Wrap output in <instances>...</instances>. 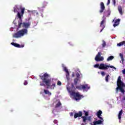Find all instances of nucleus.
Instances as JSON below:
<instances>
[{
    "label": "nucleus",
    "instance_id": "1",
    "mask_svg": "<svg viewBox=\"0 0 125 125\" xmlns=\"http://www.w3.org/2000/svg\"><path fill=\"white\" fill-rule=\"evenodd\" d=\"M25 11V8L21 7L20 5H16L14 7V12L15 13H17V17L18 18V28L17 30L21 27L22 25V17L24 15V12Z\"/></svg>",
    "mask_w": 125,
    "mask_h": 125
},
{
    "label": "nucleus",
    "instance_id": "2",
    "mask_svg": "<svg viewBox=\"0 0 125 125\" xmlns=\"http://www.w3.org/2000/svg\"><path fill=\"white\" fill-rule=\"evenodd\" d=\"M49 77V75L47 73H45L41 78V80L43 81V83L40 82V85L42 86H44L46 84L47 88L49 89H54L56 87V84L53 83L51 84V79L46 80ZM45 83V84L44 83Z\"/></svg>",
    "mask_w": 125,
    "mask_h": 125
},
{
    "label": "nucleus",
    "instance_id": "3",
    "mask_svg": "<svg viewBox=\"0 0 125 125\" xmlns=\"http://www.w3.org/2000/svg\"><path fill=\"white\" fill-rule=\"evenodd\" d=\"M31 25V22H23L22 23V27L23 28H25V29H22L21 30H19L17 33L14 34L13 35V38H16V39H19L20 38H22V37H24V36H26V35H28V28L30 27Z\"/></svg>",
    "mask_w": 125,
    "mask_h": 125
},
{
    "label": "nucleus",
    "instance_id": "4",
    "mask_svg": "<svg viewBox=\"0 0 125 125\" xmlns=\"http://www.w3.org/2000/svg\"><path fill=\"white\" fill-rule=\"evenodd\" d=\"M66 88L68 92L70 94L71 98L74 99L76 101H78V100H81V98H83V96L80 95V93L79 92L76 93L72 91V90L70 88H69V86H68V85L66 86Z\"/></svg>",
    "mask_w": 125,
    "mask_h": 125
},
{
    "label": "nucleus",
    "instance_id": "5",
    "mask_svg": "<svg viewBox=\"0 0 125 125\" xmlns=\"http://www.w3.org/2000/svg\"><path fill=\"white\" fill-rule=\"evenodd\" d=\"M117 87L116 88V92H118V90H120V91L123 94H125V84L121 80V76H119L117 80Z\"/></svg>",
    "mask_w": 125,
    "mask_h": 125
},
{
    "label": "nucleus",
    "instance_id": "6",
    "mask_svg": "<svg viewBox=\"0 0 125 125\" xmlns=\"http://www.w3.org/2000/svg\"><path fill=\"white\" fill-rule=\"evenodd\" d=\"M111 14V11L108 10L106 12H104V16L103 17V21H101L100 24V28L102 29L100 31V33L104 30V28H105V23L106 22V17H109Z\"/></svg>",
    "mask_w": 125,
    "mask_h": 125
},
{
    "label": "nucleus",
    "instance_id": "7",
    "mask_svg": "<svg viewBox=\"0 0 125 125\" xmlns=\"http://www.w3.org/2000/svg\"><path fill=\"white\" fill-rule=\"evenodd\" d=\"M97 116L100 120L94 121L90 124L91 125H103L104 124V119L102 117V111L99 110L97 112Z\"/></svg>",
    "mask_w": 125,
    "mask_h": 125
},
{
    "label": "nucleus",
    "instance_id": "8",
    "mask_svg": "<svg viewBox=\"0 0 125 125\" xmlns=\"http://www.w3.org/2000/svg\"><path fill=\"white\" fill-rule=\"evenodd\" d=\"M100 70H108L109 68H111L112 69H114L115 70H117V68L115 67V66L113 65H107V63H102L100 64V66L99 67Z\"/></svg>",
    "mask_w": 125,
    "mask_h": 125
},
{
    "label": "nucleus",
    "instance_id": "9",
    "mask_svg": "<svg viewBox=\"0 0 125 125\" xmlns=\"http://www.w3.org/2000/svg\"><path fill=\"white\" fill-rule=\"evenodd\" d=\"M83 112L85 116L82 117L83 123L81 124V125H85V122H86V121H91V116H88V111L83 110Z\"/></svg>",
    "mask_w": 125,
    "mask_h": 125
},
{
    "label": "nucleus",
    "instance_id": "10",
    "mask_svg": "<svg viewBox=\"0 0 125 125\" xmlns=\"http://www.w3.org/2000/svg\"><path fill=\"white\" fill-rule=\"evenodd\" d=\"M78 89H83V91H88L90 89V86L88 84H85L84 85H81L80 86L76 87Z\"/></svg>",
    "mask_w": 125,
    "mask_h": 125
},
{
    "label": "nucleus",
    "instance_id": "11",
    "mask_svg": "<svg viewBox=\"0 0 125 125\" xmlns=\"http://www.w3.org/2000/svg\"><path fill=\"white\" fill-rule=\"evenodd\" d=\"M95 60L97 62H100V61H103V60H104V58L103 57H101V52H99L98 53V54L95 58Z\"/></svg>",
    "mask_w": 125,
    "mask_h": 125
},
{
    "label": "nucleus",
    "instance_id": "12",
    "mask_svg": "<svg viewBox=\"0 0 125 125\" xmlns=\"http://www.w3.org/2000/svg\"><path fill=\"white\" fill-rule=\"evenodd\" d=\"M62 67L63 69V70L66 73V77L67 81H69L70 80V78L69 77V76H70V74L69 73V71H68V69H67V67H66L64 64H62Z\"/></svg>",
    "mask_w": 125,
    "mask_h": 125
},
{
    "label": "nucleus",
    "instance_id": "13",
    "mask_svg": "<svg viewBox=\"0 0 125 125\" xmlns=\"http://www.w3.org/2000/svg\"><path fill=\"white\" fill-rule=\"evenodd\" d=\"M121 21V20L117 19L116 20V19H114L113 20V22H114V23L113 24V27L115 28V27H117V26H119L120 25V22Z\"/></svg>",
    "mask_w": 125,
    "mask_h": 125
},
{
    "label": "nucleus",
    "instance_id": "14",
    "mask_svg": "<svg viewBox=\"0 0 125 125\" xmlns=\"http://www.w3.org/2000/svg\"><path fill=\"white\" fill-rule=\"evenodd\" d=\"M76 77L77 78L75 79V80H74V83L75 84H77V83H80V82H81V80H80V74L79 73L76 74Z\"/></svg>",
    "mask_w": 125,
    "mask_h": 125
},
{
    "label": "nucleus",
    "instance_id": "15",
    "mask_svg": "<svg viewBox=\"0 0 125 125\" xmlns=\"http://www.w3.org/2000/svg\"><path fill=\"white\" fill-rule=\"evenodd\" d=\"M28 13L29 14H34L36 15H39V12H38V11H37V10H28L27 11Z\"/></svg>",
    "mask_w": 125,
    "mask_h": 125
},
{
    "label": "nucleus",
    "instance_id": "16",
    "mask_svg": "<svg viewBox=\"0 0 125 125\" xmlns=\"http://www.w3.org/2000/svg\"><path fill=\"white\" fill-rule=\"evenodd\" d=\"M11 44L12 45H13L15 47H19L20 48L24 47V45H20V44H17L16 43H15V42H12V43H11Z\"/></svg>",
    "mask_w": 125,
    "mask_h": 125
},
{
    "label": "nucleus",
    "instance_id": "17",
    "mask_svg": "<svg viewBox=\"0 0 125 125\" xmlns=\"http://www.w3.org/2000/svg\"><path fill=\"white\" fill-rule=\"evenodd\" d=\"M82 116H83V112H82V111H79L78 113H75L74 118L75 119H77V118L82 117Z\"/></svg>",
    "mask_w": 125,
    "mask_h": 125
},
{
    "label": "nucleus",
    "instance_id": "18",
    "mask_svg": "<svg viewBox=\"0 0 125 125\" xmlns=\"http://www.w3.org/2000/svg\"><path fill=\"white\" fill-rule=\"evenodd\" d=\"M105 10V6L104 5V3L102 2L101 3V10L100 11V13H102L103 11Z\"/></svg>",
    "mask_w": 125,
    "mask_h": 125
},
{
    "label": "nucleus",
    "instance_id": "19",
    "mask_svg": "<svg viewBox=\"0 0 125 125\" xmlns=\"http://www.w3.org/2000/svg\"><path fill=\"white\" fill-rule=\"evenodd\" d=\"M41 93L42 94H43V93H44L45 94H47V95H48V96H50V95H51V93L49 92L48 90L46 89H44V91L43 92H41Z\"/></svg>",
    "mask_w": 125,
    "mask_h": 125
},
{
    "label": "nucleus",
    "instance_id": "20",
    "mask_svg": "<svg viewBox=\"0 0 125 125\" xmlns=\"http://www.w3.org/2000/svg\"><path fill=\"white\" fill-rule=\"evenodd\" d=\"M122 115H123V109L120 110L118 114V119L119 120V123H122V120H121V119H122Z\"/></svg>",
    "mask_w": 125,
    "mask_h": 125
},
{
    "label": "nucleus",
    "instance_id": "21",
    "mask_svg": "<svg viewBox=\"0 0 125 125\" xmlns=\"http://www.w3.org/2000/svg\"><path fill=\"white\" fill-rule=\"evenodd\" d=\"M125 44V41H123L122 42H120L117 44V46L121 47L123 46V45H124Z\"/></svg>",
    "mask_w": 125,
    "mask_h": 125
},
{
    "label": "nucleus",
    "instance_id": "22",
    "mask_svg": "<svg viewBox=\"0 0 125 125\" xmlns=\"http://www.w3.org/2000/svg\"><path fill=\"white\" fill-rule=\"evenodd\" d=\"M118 11L121 15H123V10L122 9V7L121 6H118Z\"/></svg>",
    "mask_w": 125,
    "mask_h": 125
},
{
    "label": "nucleus",
    "instance_id": "23",
    "mask_svg": "<svg viewBox=\"0 0 125 125\" xmlns=\"http://www.w3.org/2000/svg\"><path fill=\"white\" fill-rule=\"evenodd\" d=\"M114 59V56H110L107 59V61H111V60H113Z\"/></svg>",
    "mask_w": 125,
    "mask_h": 125
},
{
    "label": "nucleus",
    "instance_id": "24",
    "mask_svg": "<svg viewBox=\"0 0 125 125\" xmlns=\"http://www.w3.org/2000/svg\"><path fill=\"white\" fill-rule=\"evenodd\" d=\"M59 106H61V103H60V101H59L56 105V108H58Z\"/></svg>",
    "mask_w": 125,
    "mask_h": 125
},
{
    "label": "nucleus",
    "instance_id": "25",
    "mask_svg": "<svg viewBox=\"0 0 125 125\" xmlns=\"http://www.w3.org/2000/svg\"><path fill=\"white\" fill-rule=\"evenodd\" d=\"M120 57H121V60H122V62H123V63L124 62V55L123 54H122V53H120Z\"/></svg>",
    "mask_w": 125,
    "mask_h": 125
},
{
    "label": "nucleus",
    "instance_id": "26",
    "mask_svg": "<svg viewBox=\"0 0 125 125\" xmlns=\"http://www.w3.org/2000/svg\"><path fill=\"white\" fill-rule=\"evenodd\" d=\"M110 78V75H107L106 77H105V81L108 82L109 81L108 79Z\"/></svg>",
    "mask_w": 125,
    "mask_h": 125
},
{
    "label": "nucleus",
    "instance_id": "27",
    "mask_svg": "<svg viewBox=\"0 0 125 125\" xmlns=\"http://www.w3.org/2000/svg\"><path fill=\"white\" fill-rule=\"evenodd\" d=\"M94 68H98L99 69V67H100V64H96L94 65Z\"/></svg>",
    "mask_w": 125,
    "mask_h": 125
},
{
    "label": "nucleus",
    "instance_id": "28",
    "mask_svg": "<svg viewBox=\"0 0 125 125\" xmlns=\"http://www.w3.org/2000/svg\"><path fill=\"white\" fill-rule=\"evenodd\" d=\"M103 47H105V46H106V42L104 41H103Z\"/></svg>",
    "mask_w": 125,
    "mask_h": 125
},
{
    "label": "nucleus",
    "instance_id": "29",
    "mask_svg": "<svg viewBox=\"0 0 125 125\" xmlns=\"http://www.w3.org/2000/svg\"><path fill=\"white\" fill-rule=\"evenodd\" d=\"M113 4L114 6H116V0H112Z\"/></svg>",
    "mask_w": 125,
    "mask_h": 125
},
{
    "label": "nucleus",
    "instance_id": "30",
    "mask_svg": "<svg viewBox=\"0 0 125 125\" xmlns=\"http://www.w3.org/2000/svg\"><path fill=\"white\" fill-rule=\"evenodd\" d=\"M61 84H62V83H61V82L58 81V83H57V85L60 86V85H61Z\"/></svg>",
    "mask_w": 125,
    "mask_h": 125
},
{
    "label": "nucleus",
    "instance_id": "31",
    "mask_svg": "<svg viewBox=\"0 0 125 125\" xmlns=\"http://www.w3.org/2000/svg\"><path fill=\"white\" fill-rule=\"evenodd\" d=\"M101 74L102 75V76H103V77H104V76H105V72H104V71H102L101 73Z\"/></svg>",
    "mask_w": 125,
    "mask_h": 125
},
{
    "label": "nucleus",
    "instance_id": "32",
    "mask_svg": "<svg viewBox=\"0 0 125 125\" xmlns=\"http://www.w3.org/2000/svg\"><path fill=\"white\" fill-rule=\"evenodd\" d=\"M38 9L39 11H43V9H42V8L38 7Z\"/></svg>",
    "mask_w": 125,
    "mask_h": 125
},
{
    "label": "nucleus",
    "instance_id": "33",
    "mask_svg": "<svg viewBox=\"0 0 125 125\" xmlns=\"http://www.w3.org/2000/svg\"><path fill=\"white\" fill-rule=\"evenodd\" d=\"M27 84H28V82L27 81H25L24 82V85H27Z\"/></svg>",
    "mask_w": 125,
    "mask_h": 125
},
{
    "label": "nucleus",
    "instance_id": "34",
    "mask_svg": "<svg viewBox=\"0 0 125 125\" xmlns=\"http://www.w3.org/2000/svg\"><path fill=\"white\" fill-rule=\"evenodd\" d=\"M58 123V121H57V120H54V124H57Z\"/></svg>",
    "mask_w": 125,
    "mask_h": 125
},
{
    "label": "nucleus",
    "instance_id": "35",
    "mask_svg": "<svg viewBox=\"0 0 125 125\" xmlns=\"http://www.w3.org/2000/svg\"><path fill=\"white\" fill-rule=\"evenodd\" d=\"M122 73H123V75H125V69H124L122 70Z\"/></svg>",
    "mask_w": 125,
    "mask_h": 125
},
{
    "label": "nucleus",
    "instance_id": "36",
    "mask_svg": "<svg viewBox=\"0 0 125 125\" xmlns=\"http://www.w3.org/2000/svg\"><path fill=\"white\" fill-rule=\"evenodd\" d=\"M110 0H108L107 1V5H109V4H110Z\"/></svg>",
    "mask_w": 125,
    "mask_h": 125
},
{
    "label": "nucleus",
    "instance_id": "37",
    "mask_svg": "<svg viewBox=\"0 0 125 125\" xmlns=\"http://www.w3.org/2000/svg\"><path fill=\"white\" fill-rule=\"evenodd\" d=\"M70 115L71 117H72V116H74V113L71 112V113H70Z\"/></svg>",
    "mask_w": 125,
    "mask_h": 125
},
{
    "label": "nucleus",
    "instance_id": "38",
    "mask_svg": "<svg viewBox=\"0 0 125 125\" xmlns=\"http://www.w3.org/2000/svg\"><path fill=\"white\" fill-rule=\"evenodd\" d=\"M75 77V73H72V78H74Z\"/></svg>",
    "mask_w": 125,
    "mask_h": 125
},
{
    "label": "nucleus",
    "instance_id": "39",
    "mask_svg": "<svg viewBox=\"0 0 125 125\" xmlns=\"http://www.w3.org/2000/svg\"><path fill=\"white\" fill-rule=\"evenodd\" d=\"M10 31H11V32H12V31H13V30H12V28H10Z\"/></svg>",
    "mask_w": 125,
    "mask_h": 125
},
{
    "label": "nucleus",
    "instance_id": "40",
    "mask_svg": "<svg viewBox=\"0 0 125 125\" xmlns=\"http://www.w3.org/2000/svg\"><path fill=\"white\" fill-rule=\"evenodd\" d=\"M13 23L15 24V25H16V23H15V21H13Z\"/></svg>",
    "mask_w": 125,
    "mask_h": 125
},
{
    "label": "nucleus",
    "instance_id": "41",
    "mask_svg": "<svg viewBox=\"0 0 125 125\" xmlns=\"http://www.w3.org/2000/svg\"><path fill=\"white\" fill-rule=\"evenodd\" d=\"M77 72H80V69H77Z\"/></svg>",
    "mask_w": 125,
    "mask_h": 125
},
{
    "label": "nucleus",
    "instance_id": "42",
    "mask_svg": "<svg viewBox=\"0 0 125 125\" xmlns=\"http://www.w3.org/2000/svg\"><path fill=\"white\" fill-rule=\"evenodd\" d=\"M124 100H125V97L124 98Z\"/></svg>",
    "mask_w": 125,
    "mask_h": 125
},
{
    "label": "nucleus",
    "instance_id": "43",
    "mask_svg": "<svg viewBox=\"0 0 125 125\" xmlns=\"http://www.w3.org/2000/svg\"><path fill=\"white\" fill-rule=\"evenodd\" d=\"M72 87H74V85H72Z\"/></svg>",
    "mask_w": 125,
    "mask_h": 125
},
{
    "label": "nucleus",
    "instance_id": "44",
    "mask_svg": "<svg viewBox=\"0 0 125 125\" xmlns=\"http://www.w3.org/2000/svg\"><path fill=\"white\" fill-rule=\"evenodd\" d=\"M52 112H53V113H54V111H53Z\"/></svg>",
    "mask_w": 125,
    "mask_h": 125
},
{
    "label": "nucleus",
    "instance_id": "45",
    "mask_svg": "<svg viewBox=\"0 0 125 125\" xmlns=\"http://www.w3.org/2000/svg\"><path fill=\"white\" fill-rule=\"evenodd\" d=\"M124 2H125V0H124Z\"/></svg>",
    "mask_w": 125,
    "mask_h": 125
}]
</instances>
